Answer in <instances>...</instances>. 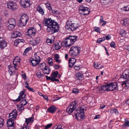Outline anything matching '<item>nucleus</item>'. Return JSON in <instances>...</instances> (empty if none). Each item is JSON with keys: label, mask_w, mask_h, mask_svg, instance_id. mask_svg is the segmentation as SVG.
I'll return each mask as SVG.
<instances>
[{"label": "nucleus", "mask_w": 129, "mask_h": 129, "mask_svg": "<svg viewBox=\"0 0 129 129\" xmlns=\"http://www.w3.org/2000/svg\"><path fill=\"white\" fill-rule=\"evenodd\" d=\"M72 92L75 94H77L79 92V90L76 88H74L72 90Z\"/></svg>", "instance_id": "49530a36"}, {"label": "nucleus", "mask_w": 129, "mask_h": 129, "mask_svg": "<svg viewBox=\"0 0 129 129\" xmlns=\"http://www.w3.org/2000/svg\"><path fill=\"white\" fill-rule=\"evenodd\" d=\"M7 43L3 38H0V47L1 49H3L7 45Z\"/></svg>", "instance_id": "f3484780"}, {"label": "nucleus", "mask_w": 129, "mask_h": 129, "mask_svg": "<svg viewBox=\"0 0 129 129\" xmlns=\"http://www.w3.org/2000/svg\"><path fill=\"white\" fill-rule=\"evenodd\" d=\"M45 25L47 27V31L51 32V34L57 32L59 31V25L55 20L51 18H45L43 20Z\"/></svg>", "instance_id": "f257e3e1"}, {"label": "nucleus", "mask_w": 129, "mask_h": 129, "mask_svg": "<svg viewBox=\"0 0 129 129\" xmlns=\"http://www.w3.org/2000/svg\"><path fill=\"white\" fill-rule=\"evenodd\" d=\"M37 76L39 78H41V77H43L44 75L43 74H41L40 72H37L36 74Z\"/></svg>", "instance_id": "37998d69"}, {"label": "nucleus", "mask_w": 129, "mask_h": 129, "mask_svg": "<svg viewBox=\"0 0 129 129\" xmlns=\"http://www.w3.org/2000/svg\"><path fill=\"white\" fill-rule=\"evenodd\" d=\"M40 66L41 68V70H42V69L44 68L47 66L45 63L43 62L40 64Z\"/></svg>", "instance_id": "c03bdc74"}, {"label": "nucleus", "mask_w": 129, "mask_h": 129, "mask_svg": "<svg viewBox=\"0 0 129 129\" xmlns=\"http://www.w3.org/2000/svg\"><path fill=\"white\" fill-rule=\"evenodd\" d=\"M22 35V34L20 32L18 31H14L11 35V37L12 38H15L17 37H20Z\"/></svg>", "instance_id": "4be33fe9"}, {"label": "nucleus", "mask_w": 129, "mask_h": 129, "mask_svg": "<svg viewBox=\"0 0 129 129\" xmlns=\"http://www.w3.org/2000/svg\"><path fill=\"white\" fill-rule=\"evenodd\" d=\"M122 21L125 26H128L129 24V19L128 18L125 19Z\"/></svg>", "instance_id": "f704fd0d"}, {"label": "nucleus", "mask_w": 129, "mask_h": 129, "mask_svg": "<svg viewBox=\"0 0 129 129\" xmlns=\"http://www.w3.org/2000/svg\"><path fill=\"white\" fill-rule=\"evenodd\" d=\"M15 120L9 119L7 122V125L9 129H14V121Z\"/></svg>", "instance_id": "2eb2a0df"}, {"label": "nucleus", "mask_w": 129, "mask_h": 129, "mask_svg": "<svg viewBox=\"0 0 129 129\" xmlns=\"http://www.w3.org/2000/svg\"><path fill=\"white\" fill-rule=\"evenodd\" d=\"M124 123L122 125L123 127H126L127 126L129 127V121L128 120L125 119L124 121Z\"/></svg>", "instance_id": "e433bc0d"}, {"label": "nucleus", "mask_w": 129, "mask_h": 129, "mask_svg": "<svg viewBox=\"0 0 129 129\" xmlns=\"http://www.w3.org/2000/svg\"><path fill=\"white\" fill-rule=\"evenodd\" d=\"M101 4L103 5H106L108 4L109 0H100Z\"/></svg>", "instance_id": "ea45409f"}, {"label": "nucleus", "mask_w": 129, "mask_h": 129, "mask_svg": "<svg viewBox=\"0 0 129 129\" xmlns=\"http://www.w3.org/2000/svg\"><path fill=\"white\" fill-rule=\"evenodd\" d=\"M89 9L88 8V9L87 10L85 11V12H84V13L83 14V15L84 16H85L86 15H87L89 14L90 12L89 11Z\"/></svg>", "instance_id": "4d7b16f0"}, {"label": "nucleus", "mask_w": 129, "mask_h": 129, "mask_svg": "<svg viewBox=\"0 0 129 129\" xmlns=\"http://www.w3.org/2000/svg\"><path fill=\"white\" fill-rule=\"evenodd\" d=\"M17 115V112L15 109L13 110L9 114V119L15 120Z\"/></svg>", "instance_id": "dca6fc26"}, {"label": "nucleus", "mask_w": 129, "mask_h": 129, "mask_svg": "<svg viewBox=\"0 0 129 129\" xmlns=\"http://www.w3.org/2000/svg\"><path fill=\"white\" fill-rule=\"evenodd\" d=\"M16 26L14 24H9L8 26L7 29L10 30H12Z\"/></svg>", "instance_id": "4c0bfd02"}, {"label": "nucleus", "mask_w": 129, "mask_h": 129, "mask_svg": "<svg viewBox=\"0 0 129 129\" xmlns=\"http://www.w3.org/2000/svg\"><path fill=\"white\" fill-rule=\"evenodd\" d=\"M69 38L73 44L74 43L77 41L78 37L76 36H70Z\"/></svg>", "instance_id": "a878e982"}, {"label": "nucleus", "mask_w": 129, "mask_h": 129, "mask_svg": "<svg viewBox=\"0 0 129 129\" xmlns=\"http://www.w3.org/2000/svg\"><path fill=\"white\" fill-rule=\"evenodd\" d=\"M51 10V12L53 13H56L57 14H58L59 13V12L56 10H52H52Z\"/></svg>", "instance_id": "052dcab7"}, {"label": "nucleus", "mask_w": 129, "mask_h": 129, "mask_svg": "<svg viewBox=\"0 0 129 129\" xmlns=\"http://www.w3.org/2000/svg\"><path fill=\"white\" fill-rule=\"evenodd\" d=\"M52 60L53 59L51 58H49L48 59V63L50 65L52 66L53 64Z\"/></svg>", "instance_id": "09e8293b"}, {"label": "nucleus", "mask_w": 129, "mask_h": 129, "mask_svg": "<svg viewBox=\"0 0 129 129\" xmlns=\"http://www.w3.org/2000/svg\"><path fill=\"white\" fill-rule=\"evenodd\" d=\"M58 74V72L56 71L54 72H52L51 74V76L52 78H56L57 77V75Z\"/></svg>", "instance_id": "58836bf2"}, {"label": "nucleus", "mask_w": 129, "mask_h": 129, "mask_svg": "<svg viewBox=\"0 0 129 129\" xmlns=\"http://www.w3.org/2000/svg\"><path fill=\"white\" fill-rule=\"evenodd\" d=\"M42 96L43 97L45 100H48V97L47 95H43Z\"/></svg>", "instance_id": "774afa93"}, {"label": "nucleus", "mask_w": 129, "mask_h": 129, "mask_svg": "<svg viewBox=\"0 0 129 129\" xmlns=\"http://www.w3.org/2000/svg\"><path fill=\"white\" fill-rule=\"evenodd\" d=\"M79 26V25L77 24L73 23L71 20H69L66 25V28L69 30L74 31L76 30Z\"/></svg>", "instance_id": "7ed1b4c3"}, {"label": "nucleus", "mask_w": 129, "mask_h": 129, "mask_svg": "<svg viewBox=\"0 0 129 129\" xmlns=\"http://www.w3.org/2000/svg\"><path fill=\"white\" fill-rule=\"evenodd\" d=\"M40 42V38H37L36 39L32 40V44L33 45H35L38 44Z\"/></svg>", "instance_id": "c756f323"}, {"label": "nucleus", "mask_w": 129, "mask_h": 129, "mask_svg": "<svg viewBox=\"0 0 129 129\" xmlns=\"http://www.w3.org/2000/svg\"><path fill=\"white\" fill-rule=\"evenodd\" d=\"M54 67L55 69H59L60 67L59 65H56L54 66Z\"/></svg>", "instance_id": "338daca9"}, {"label": "nucleus", "mask_w": 129, "mask_h": 129, "mask_svg": "<svg viewBox=\"0 0 129 129\" xmlns=\"http://www.w3.org/2000/svg\"><path fill=\"white\" fill-rule=\"evenodd\" d=\"M33 120V117H30L28 118L25 119V122L26 123L27 125H28L29 123Z\"/></svg>", "instance_id": "72a5a7b5"}, {"label": "nucleus", "mask_w": 129, "mask_h": 129, "mask_svg": "<svg viewBox=\"0 0 129 129\" xmlns=\"http://www.w3.org/2000/svg\"><path fill=\"white\" fill-rule=\"evenodd\" d=\"M22 40L24 41V40H21L19 39H17L15 40L14 42V45H15L16 43L17 44L16 45H17L20 42H23V41H22Z\"/></svg>", "instance_id": "603ef678"}, {"label": "nucleus", "mask_w": 129, "mask_h": 129, "mask_svg": "<svg viewBox=\"0 0 129 129\" xmlns=\"http://www.w3.org/2000/svg\"><path fill=\"white\" fill-rule=\"evenodd\" d=\"M80 69V67L79 66L75 65L74 67V69L76 70H79Z\"/></svg>", "instance_id": "13d9d810"}, {"label": "nucleus", "mask_w": 129, "mask_h": 129, "mask_svg": "<svg viewBox=\"0 0 129 129\" xmlns=\"http://www.w3.org/2000/svg\"><path fill=\"white\" fill-rule=\"evenodd\" d=\"M129 5L125 6L123 8V11H129Z\"/></svg>", "instance_id": "de8ad7c7"}, {"label": "nucleus", "mask_w": 129, "mask_h": 129, "mask_svg": "<svg viewBox=\"0 0 129 129\" xmlns=\"http://www.w3.org/2000/svg\"><path fill=\"white\" fill-rule=\"evenodd\" d=\"M31 49L32 48L30 47H28L23 52V54L24 55H25L26 53H28V52L29 50H31Z\"/></svg>", "instance_id": "a19ab883"}, {"label": "nucleus", "mask_w": 129, "mask_h": 129, "mask_svg": "<svg viewBox=\"0 0 129 129\" xmlns=\"http://www.w3.org/2000/svg\"><path fill=\"white\" fill-rule=\"evenodd\" d=\"M81 48L79 47L76 46L72 47L69 50V54L72 57L76 56L79 53Z\"/></svg>", "instance_id": "20e7f679"}, {"label": "nucleus", "mask_w": 129, "mask_h": 129, "mask_svg": "<svg viewBox=\"0 0 129 129\" xmlns=\"http://www.w3.org/2000/svg\"><path fill=\"white\" fill-rule=\"evenodd\" d=\"M29 20L28 16L25 14H24L21 16L20 18L19 25L20 26H25Z\"/></svg>", "instance_id": "39448f33"}, {"label": "nucleus", "mask_w": 129, "mask_h": 129, "mask_svg": "<svg viewBox=\"0 0 129 129\" xmlns=\"http://www.w3.org/2000/svg\"><path fill=\"white\" fill-rule=\"evenodd\" d=\"M63 44L62 42L56 41L55 42L53 46L56 50H59L62 46H63Z\"/></svg>", "instance_id": "4468645a"}, {"label": "nucleus", "mask_w": 129, "mask_h": 129, "mask_svg": "<svg viewBox=\"0 0 129 129\" xmlns=\"http://www.w3.org/2000/svg\"><path fill=\"white\" fill-rule=\"evenodd\" d=\"M76 61V59L74 58H72L69 59L68 62L69 66L70 68L72 67Z\"/></svg>", "instance_id": "6ab92c4d"}, {"label": "nucleus", "mask_w": 129, "mask_h": 129, "mask_svg": "<svg viewBox=\"0 0 129 129\" xmlns=\"http://www.w3.org/2000/svg\"><path fill=\"white\" fill-rule=\"evenodd\" d=\"M84 110L83 108L81 107L75 111L74 113L75 118L78 121H80L84 119L85 116Z\"/></svg>", "instance_id": "f03ea898"}, {"label": "nucleus", "mask_w": 129, "mask_h": 129, "mask_svg": "<svg viewBox=\"0 0 129 129\" xmlns=\"http://www.w3.org/2000/svg\"><path fill=\"white\" fill-rule=\"evenodd\" d=\"M13 63L15 69L17 70L18 69L17 67L18 68L20 65V61L18 60V59H16V58L15 57L13 61Z\"/></svg>", "instance_id": "412c9836"}, {"label": "nucleus", "mask_w": 129, "mask_h": 129, "mask_svg": "<svg viewBox=\"0 0 129 129\" xmlns=\"http://www.w3.org/2000/svg\"><path fill=\"white\" fill-rule=\"evenodd\" d=\"M120 34L122 37H126L129 36V34L128 33L126 32L125 30H121L120 31Z\"/></svg>", "instance_id": "cd10ccee"}, {"label": "nucleus", "mask_w": 129, "mask_h": 129, "mask_svg": "<svg viewBox=\"0 0 129 129\" xmlns=\"http://www.w3.org/2000/svg\"><path fill=\"white\" fill-rule=\"evenodd\" d=\"M52 125V123H50L48 124L45 126L44 129H48Z\"/></svg>", "instance_id": "6e6d98bb"}, {"label": "nucleus", "mask_w": 129, "mask_h": 129, "mask_svg": "<svg viewBox=\"0 0 129 129\" xmlns=\"http://www.w3.org/2000/svg\"><path fill=\"white\" fill-rule=\"evenodd\" d=\"M94 29L95 31L97 32H98L100 33V28L98 27H94Z\"/></svg>", "instance_id": "864d4df0"}, {"label": "nucleus", "mask_w": 129, "mask_h": 129, "mask_svg": "<svg viewBox=\"0 0 129 129\" xmlns=\"http://www.w3.org/2000/svg\"><path fill=\"white\" fill-rule=\"evenodd\" d=\"M110 45L113 48H115V43L114 41H112L110 43Z\"/></svg>", "instance_id": "5fc2aeb1"}, {"label": "nucleus", "mask_w": 129, "mask_h": 129, "mask_svg": "<svg viewBox=\"0 0 129 129\" xmlns=\"http://www.w3.org/2000/svg\"><path fill=\"white\" fill-rule=\"evenodd\" d=\"M36 32V28L33 27H30L28 29L27 34L30 37L34 36Z\"/></svg>", "instance_id": "f8f14e48"}, {"label": "nucleus", "mask_w": 129, "mask_h": 129, "mask_svg": "<svg viewBox=\"0 0 129 129\" xmlns=\"http://www.w3.org/2000/svg\"><path fill=\"white\" fill-rule=\"evenodd\" d=\"M62 126L61 125L58 126L56 128L55 127H53V129H62Z\"/></svg>", "instance_id": "e2e57ef3"}, {"label": "nucleus", "mask_w": 129, "mask_h": 129, "mask_svg": "<svg viewBox=\"0 0 129 129\" xmlns=\"http://www.w3.org/2000/svg\"><path fill=\"white\" fill-rule=\"evenodd\" d=\"M121 77L126 79H128L129 78V69L124 70Z\"/></svg>", "instance_id": "a211bd4d"}, {"label": "nucleus", "mask_w": 129, "mask_h": 129, "mask_svg": "<svg viewBox=\"0 0 129 129\" xmlns=\"http://www.w3.org/2000/svg\"><path fill=\"white\" fill-rule=\"evenodd\" d=\"M28 89L30 91H32L33 92H35L36 90L33 89L32 88L30 87H28Z\"/></svg>", "instance_id": "0e129e2a"}, {"label": "nucleus", "mask_w": 129, "mask_h": 129, "mask_svg": "<svg viewBox=\"0 0 129 129\" xmlns=\"http://www.w3.org/2000/svg\"><path fill=\"white\" fill-rule=\"evenodd\" d=\"M9 74L11 76L13 75L15 73L14 71L12 68L9 69Z\"/></svg>", "instance_id": "79ce46f5"}, {"label": "nucleus", "mask_w": 129, "mask_h": 129, "mask_svg": "<svg viewBox=\"0 0 129 129\" xmlns=\"http://www.w3.org/2000/svg\"><path fill=\"white\" fill-rule=\"evenodd\" d=\"M105 40V38L104 37L102 38H99L97 40V42L99 43H100L103 41Z\"/></svg>", "instance_id": "a18cd8bd"}, {"label": "nucleus", "mask_w": 129, "mask_h": 129, "mask_svg": "<svg viewBox=\"0 0 129 129\" xmlns=\"http://www.w3.org/2000/svg\"><path fill=\"white\" fill-rule=\"evenodd\" d=\"M107 84V85H103L101 88V92H103L105 91H109Z\"/></svg>", "instance_id": "393cba45"}, {"label": "nucleus", "mask_w": 129, "mask_h": 129, "mask_svg": "<svg viewBox=\"0 0 129 129\" xmlns=\"http://www.w3.org/2000/svg\"><path fill=\"white\" fill-rule=\"evenodd\" d=\"M45 77L46 78V79L47 80H51L52 82V80H53L52 77H48L47 76H45Z\"/></svg>", "instance_id": "bf43d9fd"}, {"label": "nucleus", "mask_w": 129, "mask_h": 129, "mask_svg": "<svg viewBox=\"0 0 129 129\" xmlns=\"http://www.w3.org/2000/svg\"><path fill=\"white\" fill-rule=\"evenodd\" d=\"M30 0H21L20 1V5L22 7L26 8L30 6Z\"/></svg>", "instance_id": "9b49d317"}, {"label": "nucleus", "mask_w": 129, "mask_h": 129, "mask_svg": "<svg viewBox=\"0 0 129 129\" xmlns=\"http://www.w3.org/2000/svg\"><path fill=\"white\" fill-rule=\"evenodd\" d=\"M104 21L103 17L102 16H101L100 17V22L101 23H102Z\"/></svg>", "instance_id": "69168bd1"}, {"label": "nucleus", "mask_w": 129, "mask_h": 129, "mask_svg": "<svg viewBox=\"0 0 129 129\" xmlns=\"http://www.w3.org/2000/svg\"><path fill=\"white\" fill-rule=\"evenodd\" d=\"M42 70L44 74H49L51 71L50 69L49 68V67L48 66L42 69Z\"/></svg>", "instance_id": "b1692460"}, {"label": "nucleus", "mask_w": 129, "mask_h": 129, "mask_svg": "<svg viewBox=\"0 0 129 129\" xmlns=\"http://www.w3.org/2000/svg\"><path fill=\"white\" fill-rule=\"evenodd\" d=\"M88 9V8L86 7H84L83 5L80 6L79 8L80 12H81L80 11L83 12H85V11Z\"/></svg>", "instance_id": "2f4dec72"}, {"label": "nucleus", "mask_w": 129, "mask_h": 129, "mask_svg": "<svg viewBox=\"0 0 129 129\" xmlns=\"http://www.w3.org/2000/svg\"><path fill=\"white\" fill-rule=\"evenodd\" d=\"M37 10L41 14L42 16L44 15V11L43 10V9L40 5H39L37 6Z\"/></svg>", "instance_id": "c85d7f7f"}, {"label": "nucleus", "mask_w": 129, "mask_h": 129, "mask_svg": "<svg viewBox=\"0 0 129 129\" xmlns=\"http://www.w3.org/2000/svg\"><path fill=\"white\" fill-rule=\"evenodd\" d=\"M24 92L23 91H21L19 93V95L18 98L15 100L16 101H20L21 100V102H20L21 105L25 106L26 105L27 102L26 101V99H25V95L24 94Z\"/></svg>", "instance_id": "423d86ee"}, {"label": "nucleus", "mask_w": 129, "mask_h": 129, "mask_svg": "<svg viewBox=\"0 0 129 129\" xmlns=\"http://www.w3.org/2000/svg\"><path fill=\"white\" fill-rule=\"evenodd\" d=\"M46 7L47 8H48L49 11H50L51 10H52V8L51 6V4L50 3H47L46 4Z\"/></svg>", "instance_id": "3c124183"}, {"label": "nucleus", "mask_w": 129, "mask_h": 129, "mask_svg": "<svg viewBox=\"0 0 129 129\" xmlns=\"http://www.w3.org/2000/svg\"><path fill=\"white\" fill-rule=\"evenodd\" d=\"M77 106L76 101H75L70 104L66 109V112L68 114H71L76 108Z\"/></svg>", "instance_id": "0eeeda50"}, {"label": "nucleus", "mask_w": 129, "mask_h": 129, "mask_svg": "<svg viewBox=\"0 0 129 129\" xmlns=\"http://www.w3.org/2000/svg\"><path fill=\"white\" fill-rule=\"evenodd\" d=\"M108 87L109 91H112L115 90L118 91V87L117 86V83L116 82L111 83L108 84Z\"/></svg>", "instance_id": "1a4fd4ad"}, {"label": "nucleus", "mask_w": 129, "mask_h": 129, "mask_svg": "<svg viewBox=\"0 0 129 129\" xmlns=\"http://www.w3.org/2000/svg\"><path fill=\"white\" fill-rule=\"evenodd\" d=\"M55 38L54 37H52L51 39H49L47 38L46 39V42L47 43L51 44L54 41Z\"/></svg>", "instance_id": "473e14b6"}, {"label": "nucleus", "mask_w": 129, "mask_h": 129, "mask_svg": "<svg viewBox=\"0 0 129 129\" xmlns=\"http://www.w3.org/2000/svg\"><path fill=\"white\" fill-rule=\"evenodd\" d=\"M4 120L0 117V128L2 127L3 125Z\"/></svg>", "instance_id": "8fccbe9b"}, {"label": "nucleus", "mask_w": 129, "mask_h": 129, "mask_svg": "<svg viewBox=\"0 0 129 129\" xmlns=\"http://www.w3.org/2000/svg\"><path fill=\"white\" fill-rule=\"evenodd\" d=\"M76 78L77 80H82L84 79L83 74L80 72H78L76 75Z\"/></svg>", "instance_id": "aec40b11"}, {"label": "nucleus", "mask_w": 129, "mask_h": 129, "mask_svg": "<svg viewBox=\"0 0 129 129\" xmlns=\"http://www.w3.org/2000/svg\"><path fill=\"white\" fill-rule=\"evenodd\" d=\"M18 110L21 111L24 109V107L22 105H21L20 107H18Z\"/></svg>", "instance_id": "680f3d73"}, {"label": "nucleus", "mask_w": 129, "mask_h": 129, "mask_svg": "<svg viewBox=\"0 0 129 129\" xmlns=\"http://www.w3.org/2000/svg\"><path fill=\"white\" fill-rule=\"evenodd\" d=\"M121 85L123 87H127V88L129 86V79H127V80L124 81L122 82Z\"/></svg>", "instance_id": "bb28decb"}, {"label": "nucleus", "mask_w": 129, "mask_h": 129, "mask_svg": "<svg viewBox=\"0 0 129 129\" xmlns=\"http://www.w3.org/2000/svg\"><path fill=\"white\" fill-rule=\"evenodd\" d=\"M64 43L63 47H68L72 45L73 44L72 42L70 39L69 38V36L66 38L64 41H62Z\"/></svg>", "instance_id": "ddd939ff"}, {"label": "nucleus", "mask_w": 129, "mask_h": 129, "mask_svg": "<svg viewBox=\"0 0 129 129\" xmlns=\"http://www.w3.org/2000/svg\"><path fill=\"white\" fill-rule=\"evenodd\" d=\"M7 7L13 11H16L17 8V5L15 3L10 1L7 3Z\"/></svg>", "instance_id": "9d476101"}, {"label": "nucleus", "mask_w": 129, "mask_h": 129, "mask_svg": "<svg viewBox=\"0 0 129 129\" xmlns=\"http://www.w3.org/2000/svg\"><path fill=\"white\" fill-rule=\"evenodd\" d=\"M56 108L54 105L50 106L48 109V112L51 113H53L56 111Z\"/></svg>", "instance_id": "5701e85b"}, {"label": "nucleus", "mask_w": 129, "mask_h": 129, "mask_svg": "<svg viewBox=\"0 0 129 129\" xmlns=\"http://www.w3.org/2000/svg\"><path fill=\"white\" fill-rule=\"evenodd\" d=\"M94 67L97 69H99L102 68L103 67L100 64H98L97 63H94Z\"/></svg>", "instance_id": "c9c22d12"}, {"label": "nucleus", "mask_w": 129, "mask_h": 129, "mask_svg": "<svg viewBox=\"0 0 129 129\" xmlns=\"http://www.w3.org/2000/svg\"><path fill=\"white\" fill-rule=\"evenodd\" d=\"M37 53H35L34 54L35 57L34 58H31L30 60V63L32 64L33 66H37L39 64L40 61V57L37 55Z\"/></svg>", "instance_id": "6e6552de"}, {"label": "nucleus", "mask_w": 129, "mask_h": 129, "mask_svg": "<svg viewBox=\"0 0 129 129\" xmlns=\"http://www.w3.org/2000/svg\"><path fill=\"white\" fill-rule=\"evenodd\" d=\"M8 22L9 24H14L16 25V20L13 18L9 19L8 20Z\"/></svg>", "instance_id": "7c9ffc66"}]
</instances>
